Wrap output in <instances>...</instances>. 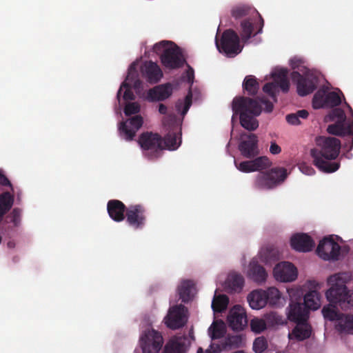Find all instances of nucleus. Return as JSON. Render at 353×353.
Masks as SVG:
<instances>
[{
  "label": "nucleus",
  "instance_id": "nucleus-27",
  "mask_svg": "<svg viewBox=\"0 0 353 353\" xmlns=\"http://www.w3.org/2000/svg\"><path fill=\"white\" fill-rule=\"evenodd\" d=\"M288 70L282 68L273 74L274 83L276 85V88L279 87L285 93L288 92L290 89V82L288 79Z\"/></svg>",
  "mask_w": 353,
  "mask_h": 353
},
{
  "label": "nucleus",
  "instance_id": "nucleus-32",
  "mask_svg": "<svg viewBox=\"0 0 353 353\" xmlns=\"http://www.w3.org/2000/svg\"><path fill=\"white\" fill-rule=\"evenodd\" d=\"M336 328L341 332L353 334V315L343 314L339 320Z\"/></svg>",
  "mask_w": 353,
  "mask_h": 353
},
{
  "label": "nucleus",
  "instance_id": "nucleus-1",
  "mask_svg": "<svg viewBox=\"0 0 353 353\" xmlns=\"http://www.w3.org/2000/svg\"><path fill=\"white\" fill-rule=\"evenodd\" d=\"M273 108V103L264 97L256 99L236 97L232 102L234 115H239L241 126L249 131H254L259 127L256 117L260 115L262 110L269 113Z\"/></svg>",
  "mask_w": 353,
  "mask_h": 353
},
{
  "label": "nucleus",
  "instance_id": "nucleus-26",
  "mask_svg": "<svg viewBox=\"0 0 353 353\" xmlns=\"http://www.w3.org/2000/svg\"><path fill=\"white\" fill-rule=\"evenodd\" d=\"M303 303L308 310H316L321 306V296L316 290H311L304 296Z\"/></svg>",
  "mask_w": 353,
  "mask_h": 353
},
{
  "label": "nucleus",
  "instance_id": "nucleus-24",
  "mask_svg": "<svg viewBox=\"0 0 353 353\" xmlns=\"http://www.w3.org/2000/svg\"><path fill=\"white\" fill-rule=\"evenodd\" d=\"M180 136L181 133L174 131V129L167 133V134L163 138L164 142L163 150L165 149L169 150H174L177 149L181 143Z\"/></svg>",
  "mask_w": 353,
  "mask_h": 353
},
{
  "label": "nucleus",
  "instance_id": "nucleus-53",
  "mask_svg": "<svg viewBox=\"0 0 353 353\" xmlns=\"http://www.w3.org/2000/svg\"><path fill=\"white\" fill-rule=\"evenodd\" d=\"M263 91L269 94L275 101H276V85L274 83H267L263 87Z\"/></svg>",
  "mask_w": 353,
  "mask_h": 353
},
{
  "label": "nucleus",
  "instance_id": "nucleus-40",
  "mask_svg": "<svg viewBox=\"0 0 353 353\" xmlns=\"http://www.w3.org/2000/svg\"><path fill=\"white\" fill-rule=\"evenodd\" d=\"M326 95L327 92L325 90H319L314 95L312 99V107L314 109L325 108Z\"/></svg>",
  "mask_w": 353,
  "mask_h": 353
},
{
  "label": "nucleus",
  "instance_id": "nucleus-12",
  "mask_svg": "<svg viewBox=\"0 0 353 353\" xmlns=\"http://www.w3.org/2000/svg\"><path fill=\"white\" fill-rule=\"evenodd\" d=\"M126 222L134 230L143 228L146 222V209L141 204L128 207L125 214Z\"/></svg>",
  "mask_w": 353,
  "mask_h": 353
},
{
  "label": "nucleus",
  "instance_id": "nucleus-29",
  "mask_svg": "<svg viewBox=\"0 0 353 353\" xmlns=\"http://www.w3.org/2000/svg\"><path fill=\"white\" fill-rule=\"evenodd\" d=\"M193 287L194 283L190 280L183 281L178 287L179 299L183 303H188L191 300V292Z\"/></svg>",
  "mask_w": 353,
  "mask_h": 353
},
{
  "label": "nucleus",
  "instance_id": "nucleus-23",
  "mask_svg": "<svg viewBox=\"0 0 353 353\" xmlns=\"http://www.w3.org/2000/svg\"><path fill=\"white\" fill-rule=\"evenodd\" d=\"M265 290H256L252 291L248 296L250 306L254 310L263 308L268 304Z\"/></svg>",
  "mask_w": 353,
  "mask_h": 353
},
{
  "label": "nucleus",
  "instance_id": "nucleus-60",
  "mask_svg": "<svg viewBox=\"0 0 353 353\" xmlns=\"http://www.w3.org/2000/svg\"><path fill=\"white\" fill-rule=\"evenodd\" d=\"M167 110H168V108L164 104L160 103L159 105V112L160 114H166Z\"/></svg>",
  "mask_w": 353,
  "mask_h": 353
},
{
  "label": "nucleus",
  "instance_id": "nucleus-48",
  "mask_svg": "<svg viewBox=\"0 0 353 353\" xmlns=\"http://www.w3.org/2000/svg\"><path fill=\"white\" fill-rule=\"evenodd\" d=\"M330 116L332 121L346 123V115L341 108H334L330 112Z\"/></svg>",
  "mask_w": 353,
  "mask_h": 353
},
{
  "label": "nucleus",
  "instance_id": "nucleus-43",
  "mask_svg": "<svg viewBox=\"0 0 353 353\" xmlns=\"http://www.w3.org/2000/svg\"><path fill=\"white\" fill-rule=\"evenodd\" d=\"M341 103V99L339 94L335 92H327L325 97V108H334Z\"/></svg>",
  "mask_w": 353,
  "mask_h": 353
},
{
  "label": "nucleus",
  "instance_id": "nucleus-9",
  "mask_svg": "<svg viewBox=\"0 0 353 353\" xmlns=\"http://www.w3.org/2000/svg\"><path fill=\"white\" fill-rule=\"evenodd\" d=\"M139 342L143 353H159L163 339L159 332L151 329L145 330L141 335Z\"/></svg>",
  "mask_w": 353,
  "mask_h": 353
},
{
  "label": "nucleus",
  "instance_id": "nucleus-8",
  "mask_svg": "<svg viewBox=\"0 0 353 353\" xmlns=\"http://www.w3.org/2000/svg\"><path fill=\"white\" fill-rule=\"evenodd\" d=\"M216 46L219 52L225 53L229 57H234L242 50L240 39L237 33L232 30H225L221 36V42Z\"/></svg>",
  "mask_w": 353,
  "mask_h": 353
},
{
  "label": "nucleus",
  "instance_id": "nucleus-28",
  "mask_svg": "<svg viewBox=\"0 0 353 353\" xmlns=\"http://www.w3.org/2000/svg\"><path fill=\"white\" fill-rule=\"evenodd\" d=\"M242 86L243 90L250 96L256 95L260 88L257 79L253 75L246 76L243 80Z\"/></svg>",
  "mask_w": 353,
  "mask_h": 353
},
{
  "label": "nucleus",
  "instance_id": "nucleus-31",
  "mask_svg": "<svg viewBox=\"0 0 353 353\" xmlns=\"http://www.w3.org/2000/svg\"><path fill=\"white\" fill-rule=\"evenodd\" d=\"M163 353H185L184 343L177 338H172L165 344Z\"/></svg>",
  "mask_w": 353,
  "mask_h": 353
},
{
  "label": "nucleus",
  "instance_id": "nucleus-16",
  "mask_svg": "<svg viewBox=\"0 0 353 353\" xmlns=\"http://www.w3.org/2000/svg\"><path fill=\"white\" fill-rule=\"evenodd\" d=\"M288 319L292 322L307 321L310 311L303 303L292 301L288 307Z\"/></svg>",
  "mask_w": 353,
  "mask_h": 353
},
{
  "label": "nucleus",
  "instance_id": "nucleus-46",
  "mask_svg": "<svg viewBox=\"0 0 353 353\" xmlns=\"http://www.w3.org/2000/svg\"><path fill=\"white\" fill-rule=\"evenodd\" d=\"M0 196H3V199L0 201V205L8 212L13 205L14 197L8 192H3Z\"/></svg>",
  "mask_w": 353,
  "mask_h": 353
},
{
  "label": "nucleus",
  "instance_id": "nucleus-45",
  "mask_svg": "<svg viewBox=\"0 0 353 353\" xmlns=\"http://www.w3.org/2000/svg\"><path fill=\"white\" fill-rule=\"evenodd\" d=\"M252 331L260 334L266 329V323L263 319L254 318L250 321Z\"/></svg>",
  "mask_w": 353,
  "mask_h": 353
},
{
  "label": "nucleus",
  "instance_id": "nucleus-56",
  "mask_svg": "<svg viewBox=\"0 0 353 353\" xmlns=\"http://www.w3.org/2000/svg\"><path fill=\"white\" fill-rule=\"evenodd\" d=\"M185 64L188 67V69L185 72L187 81L188 83L190 84V85H192V84L194 82V71L193 68L189 64H188L187 63Z\"/></svg>",
  "mask_w": 353,
  "mask_h": 353
},
{
  "label": "nucleus",
  "instance_id": "nucleus-20",
  "mask_svg": "<svg viewBox=\"0 0 353 353\" xmlns=\"http://www.w3.org/2000/svg\"><path fill=\"white\" fill-rule=\"evenodd\" d=\"M126 206L119 200H110L107 204V210L110 217L116 222L125 219L127 212Z\"/></svg>",
  "mask_w": 353,
  "mask_h": 353
},
{
  "label": "nucleus",
  "instance_id": "nucleus-52",
  "mask_svg": "<svg viewBox=\"0 0 353 353\" xmlns=\"http://www.w3.org/2000/svg\"><path fill=\"white\" fill-rule=\"evenodd\" d=\"M126 122L128 124L134 129L135 131H137L143 125V119L140 115H135L132 118L129 119Z\"/></svg>",
  "mask_w": 353,
  "mask_h": 353
},
{
  "label": "nucleus",
  "instance_id": "nucleus-57",
  "mask_svg": "<svg viewBox=\"0 0 353 353\" xmlns=\"http://www.w3.org/2000/svg\"><path fill=\"white\" fill-rule=\"evenodd\" d=\"M0 185H1L3 186H9L11 188V190H13V188H12V185L10 181L7 178V176H5L3 174H2L0 176Z\"/></svg>",
  "mask_w": 353,
  "mask_h": 353
},
{
  "label": "nucleus",
  "instance_id": "nucleus-63",
  "mask_svg": "<svg viewBox=\"0 0 353 353\" xmlns=\"http://www.w3.org/2000/svg\"><path fill=\"white\" fill-rule=\"evenodd\" d=\"M7 245L9 248H14L15 246V243L13 241H9L8 243H7Z\"/></svg>",
  "mask_w": 353,
  "mask_h": 353
},
{
  "label": "nucleus",
  "instance_id": "nucleus-59",
  "mask_svg": "<svg viewBox=\"0 0 353 353\" xmlns=\"http://www.w3.org/2000/svg\"><path fill=\"white\" fill-rule=\"evenodd\" d=\"M129 72H130L131 74V77H130V81H127L128 83H129L130 84V85L132 86H132L134 88H139L141 84V82L139 79H135L134 81L133 80V78H134V74H132L131 72V71H129Z\"/></svg>",
  "mask_w": 353,
  "mask_h": 353
},
{
  "label": "nucleus",
  "instance_id": "nucleus-17",
  "mask_svg": "<svg viewBox=\"0 0 353 353\" xmlns=\"http://www.w3.org/2000/svg\"><path fill=\"white\" fill-rule=\"evenodd\" d=\"M290 245L296 251L307 252L311 251L314 247V242L308 234L301 233L291 237Z\"/></svg>",
  "mask_w": 353,
  "mask_h": 353
},
{
  "label": "nucleus",
  "instance_id": "nucleus-11",
  "mask_svg": "<svg viewBox=\"0 0 353 353\" xmlns=\"http://www.w3.org/2000/svg\"><path fill=\"white\" fill-rule=\"evenodd\" d=\"M341 246L332 236L324 237L316 248L317 254L325 261H337L340 255Z\"/></svg>",
  "mask_w": 353,
  "mask_h": 353
},
{
  "label": "nucleus",
  "instance_id": "nucleus-51",
  "mask_svg": "<svg viewBox=\"0 0 353 353\" xmlns=\"http://www.w3.org/2000/svg\"><path fill=\"white\" fill-rule=\"evenodd\" d=\"M21 211L19 208H14L7 216L8 222H12L14 226H18L21 221Z\"/></svg>",
  "mask_w": 353,
  "mask_h": 353
},
{
  "label": "nucleus",
  "instance_id": "nucleus-6",
  "mask_svg": "<svg viewBox=\"0 0 353 353\" xmlns=\"http://www.w3.org/2000/svg\"><path fill=\"white\" fill-rule=\"evenodd\" d=\"M287 170L284 168H274L266 172H259L254 178L253 187L260 190L275 188L287 178Z\"/></svg>",
  "mask_w": 353,
  "mask_h": 353
},
{
  "label": "nucleus",
  "instance_id": "nucleus-4",
  "mask_svg": "<svg viewBox=\"0 0 353 353\" xmlns=\"http://www.w3.org/2000/svg\"><path fill=\"white\" fill-rule=\"evenodd\" d=\"M153 50L157 54H161V62L165 68L178 69L186 63L181 49L172 41L157 43L154 46Z\"/></svg>",
  "mask_w": 353,
  "mask_h": 353
},
{
  "label": "nucleus",
  "instance_id": "nucleus-19",
  "mask_svg": "<svg viewBox=\"0 0 353 353\" xmlns=\"http://www.w3.org/2000/svg\"><path fill=\"white\" fill-rule=\"evenodd\" d=\"M172 94V87L170 83L155 86L148 90L147 99L149 101H164Z\"/></svg>",
  "mask_w": 353,
  "mask_h": 353
},
{
  "label": "nucleus",
  "instance_id": "nucleus-37",
  "mask_svg": "<svg viewBox=\"0 0 353 353\" xmlns=\"http://www.w3.org/2000/svg\"><path fill=\"white\" fill-rule=\"evenodd\" d=\"M309 116V112L306 110H300L295 113H291L286 115V121L291 125L301 124V119H306Z\"/></svg>",
  "mask_w": 353,
  "mask_h": 353
},
{
  "label": "nucleus",
  "instance_id": "nucleus-21",
  "mask_svg": "<svg viewBox=\"0 0 353 353\" xmlns=\"http://www.w3.org/2000/svg\"><path fill=\"white\" fill-rule=\"evenodd\" d=\"M296 326L289 333L288 337L290 340L302 341L310 337L312 334V327L307 321L294 322Z\"/></svg>",
  "mask_w": 353,
  "mask_h": 353
},
{
  "label": "nucleus",
  "instance_id": "nucleus-25",
  "mask_svg": "<svg viewBox=\"0 0 353 353\" xmlns=\"http://www.w3.org/2000/svg\"><path fill=\"white\" fill-rule=\"evenodd\" d=\"M248 275L253 281L257 283L264 282L267 277L265 268L254 261L251 262L250 264Z\"/></svg>",
  "mask_w": 353,
  "mask_h": 353
},
{
  "label": "nucleus",
  "instance_id": "nucleus-44",
  "mask_svg": "<svg viewBox=\"0 0 353 353\" xmlns=\"http://www.w3.org/2000/svg\"><path fill=\"white\" fill-rule=\"evenodd\" d=\"M192 94L191 92V90H189V92L188 94L185 97L184 100V104H183L182 101H178L176 104V108L178 111H180L182 106H183V110L181 112L182 115H185L188 110L190 109L191 105H192Z\"/></svg>",
  "mask_w": 353,
  "mask_h": 353
},
{
  "label": "nucleus",
  "instance_id": "nucleus-10",
  "mask_svg": "<svg viewBox=\"0 0 353 353\" xmlns=\"http://www.w3.org/2000/svg\"><path fill=\"white\" fill-rule=\"evenodd\" d=\"M188 310L183 305H176L170 307L164 318V323L171 330H177L183 327L188 321Z\"/></svg>",
  "mask_w": 353,
  "mask_h": 353
},
{
  "label": "nucleus",
  "instance_id": "nucleus-18",
  "mask_svg": "<svg viewBox=\"0 0 353 353\" xmlns=\"http://www.w3.org/2000/svg\"><path fill=\"white\" fill-rule=\"evenodd\" d=\"M143 77L150 83H157L163 77L160 67L152 61H146L141 66Z\"/></svg>",
  "mask_w": 353,
  "mask_h": 353
},
{
  "label": "nucleus",
  "instance_id": "nucleus-50",
  "mask_svg": "<svg viewBox=\"0 0 353 353\" xmlns=\"http://www.w3.org/2000/svg\"><path fill=\"white\" fill-rule=\"evenodd\" d=\"M268 347L267 341L264 337L256 338L253 343V350L256 353H262Z\"/></svg>",
  "mask_w": 353,
  "mask_h": 353
},
{
  "label": "nucleus",
  "instance_id": "nucleus-54",
  "mask_svg": "<svg viewBox=\"0 0 353 353\" xmlns=\"http://www.w3.org/2000/svg\"><path fill=\"white\" fill-rule=\"evenodd\" d=\"M139 110L140 106L137 103H129L125 106L124 113L126 116H130L138 113Z\"/></svg>",
  "mask_w": 353,
  "mask_h": 353
},
{
  "label": "nucleus",
  "instance_id": "nucleus-33",
  "mask_svg": "<svg viewBox=\"0 0 353 353\" xmlns=\"http://www.w3.org/2000/svg\"><path fill=\"white\" fill-rule=\"evenodd\" d=\"M253 13L260 15L254 8L244 5L234 6L231 10V14L235 19H241Z\"/></svg>",
  "mask_w": 353,
  "mask_h": 353
},
{
  "label": "nucleus",
  "instance_id": "nucleus-5",
  "mask_svg": "<svg viewBox=\"0 0 353 353\" xmlns=\"http://www.w3.org/2000/svg\"><path fill=\"white\" fill-rule=\"evenodd\" d=\"M143 156L149 160L159 159L163 151V139L158 133L144 132L141 133L138 139Z\"/></svg>",
  "mask_w": 353,
  "mask_h": 353
},
{
  "label": "nucleus",
  "instance_id": "nucleus-49",
  "mask_svg": "<svg viewBox=\"0 0 353 353\" xmlns=\"http://www.w3.org/2000/svg\"><path fill=\"white\" fill-rule=\"evenodd\" d=\"M234 164L236 168L243 172H254L253 161H244L238 163L236 160H234Z\"/></svg>",
  "mask_w": 353,
  "mask_h": 353
},
{
  "label": "nucleus",
  "instance_id": "nucleus-42",
  "mask_svg": "<svg viewBox=\"0 0 353 353\" xmlns=\"http://www.w3.org/2000/svg\"><path fill=\"white\" fill-rule=\"evenodd\" d=\"M252 161L254 171H261L268 169L272 165L270 160L265 156L256 157Z\"/></svg>",
  "mask_w": 353,
  "mask_h": 353
},
{
  "label": "nucleus",
  "instance_id": "nucleus-35",
  "mask_svg": "<svg viewBox=\"0 0 353 353\" xmlns=\"http://www.w3.org/2000/svg\"><path fill=\"white\" fill-rule=\"evenodd\" d=\"M228 285L232 291L241 292L244 285V279L240 274H230L228 279Z\"/></svg>",
  "mask_w": 353,
  "mask_h": 353
},
{
  "label": "nucleus",
  "instance_id": "nucleus-55",
  "mask_svg": "<svg viewBox=\"0 0 353 353\" xmlns=\"http://www.w3.org/2000/svg\"><path fill=\"white\" fill-rule=\"evenodd\" d=\"M299 169L302 173H303L306 175L311 176L315 173L314 169L312 166H310L306 163L301 164L299 166Z\"/></svg>",
  "mask_w": 353,
  "mask_h": 353
},
{
  "label": "nucleus",
  "instance_id": "nucleus-2",
  "mask_svg": "<svg viewBox=\"0 0 353 353\" xmlns=\"http://www.w3.org/2000/svg\"><path fill=\"white\" fill-rule=\"evenodd\" d=\"M341 149V141L335 137H319L316 147L310 150L314 165L325 173L334 172L340 168L339 162H330L337 158Z\"/></svg>",
  "mask_w": 353,
  "mask_h": 353
},
{
  "label": "nucleus",
  "instance_id": "nucleus-36",
  "mask_svg": "<svg viewBox=\"0 0 353 353\" xmlns=\"http://www.w3.org/2000/svg\"><path fill=\"white\" fill-rule=\"evenodd\" d=\"M228 302L229 299L226 295H219L213 299L212 308L214 312H220L226 309Z\"/></svg>",
  "mask_w": 353,
  "mask_h": 353
},
{
  "label": "nucleus",
  "instance_id": "nucleus-61",
  "mask_svg": "<svg viewBox=\"0 0 353 353\" xmlns=\"http://www.w3.org/2000/svg\"><path fill=\"white\" fill-rule=\"evenodd\" d=\"M270 316L273 318L274 320H275L276 323H279L281 321V317L278 315L276 313L272 312L270 314Z\"/></svg>",
  "mask_w": 353,
  "mask_h": 353
},
{
  "label": "nucleus",
  "instance_id": "nucleus-3",
  "mask_svg": "<svg viewBox=\"0 0 353 353\" xmlns=\"http://www.w3.org/2000/svg\"><path fill=\"white\" fill-rule=\"evenodd\" d=\"M352 280L350 272H339L331 275L327 279L330 288L326 291L325 296L331 303L347 310L353 307V290L349 289L346 284Z\"/></svg>",
  "mask_w": 353,
  "mask_h": 353
},
{
  "label": "nucleus",
  "instance_id": "nucleus-58",
  "mask_svg": "<svg viewBox=\"0 0 353 353\" xmlns=\"http://www.w3.org/2000/svg\"><path fill=\"white\" fill-rule=\"evenodd\" d=\"M270 152L272 154H279L281 152V148L276 143L272 142V143H271V145H270Z\"/></svg>",
  "mask_w": 353,
  "mask_h": 353
},
{
  "label": "nucleus",
  "instance_id": "nucleus-34",
  "mask_svg": "<svg viewBox=\"0 0 353 353\" xmlns=\"http://www.w3.org/2000/svg\"><path fill=\"white\" fill-rule=\"evenodd\" d=\"M130 77H131V74H130V72H128L127 77L125 79V81L121 83V85L117 92V99L119 101V102H120V100H121V91L123 89H125V92L123 95V100L129 101V100L134 99V95L132 91L131 90V85L129 83L127 82V81L130 80Z\"/></svg>",
  "mask_w": 353,
  "mask_h": 353
},
{
  "label": "nucleus",
  "instance_id": "nucleus-64",
  "mask_svg": "<svg viewBox=\"0 0 353 353\" xmlns=\"http://www.w3.org/2000/svg\"><path fill=\"white\" fill-rule=\"evenodd\" d=\"M3 174L2 171L0 170V176Z\"/></svg>",
  "mask_w": 353,
  "mask_h": 353
},
{
  "label": "nucleus",
  "instance_id": "nucleus-14",
  "mask_svg": "<svg viewBox=\"0 0 353 353\" xmlns=\"http://www.w3.org/2000/svg\"><path fill=\"white\" fill-rule=\"evenodd\" d=\"M227 321L232 330H243L247 324V316L244 309L239 305H234L230 310Z\"/></svg>",
  "mask_w": 353,
  "mask_h": 353
},
{
  "label": "nucleus",
  "instance_id": "nucleus-15",
  "mask_svg": "<svg viewBox=\"0 0 353 353\" xmlns=\"http://www.w3.org/2000/svg\"><path fill=\"white\" fill-rule=\"evenodd\" d=\"M241 154L247 159H252L259 154L258 137L254 134L246 135V139H243L239 145Z\"/></svg>",
  "mask_w": 353,
  "mask_h": 353
},
{
  "label": "nucleus",
  "instance_id": "nucleus-30",
  "mask_svg": "<svg viewBox=\"0 0 353 353\" xmlns=\"http://www.w3.org/2000/svg\"><path fill=\"white\" fill-rule=\"evenodd\" d=\"M321 312L323 317L330 321H339L343 316V314L339 312L336 305L331 303L325 305Z\"/></svg>",
  "mask_w": 353,
  "mask_h": 353
},
{
  "label": "nucleus",
  "instance_id": "nucleus-13",
  "mask_svg": "<svg viewBox=\"0 0 353 353\" xmlns=\"http://www.w3.org/2000/svg\"><path fill=\"white\" fill-rule=\"evenodd\" d=\"M274 275L277 281L292 282L297 278L296 268L290 262H281L274 268Z\"/></svg>",
  "mask_w": 353,
  "mask_h": 353
},
{
  "label": "nucleus",
  "instance_id": "nucleus-47",
  "mask_svg": "<svg viewBox=\"0 0 353 353\" xmlns=\"http://www.w3.org/2000/svg\"><path fill=\"white\" fill-rule=\"evenodd\" d=\"M242 343V338L239 335L229 336L225 339L224 346L229 348H236L240 347Z\"/></svg>",
  "mask_w": 353,
  "mask_h": 353
},
{
  "label": "nucleus",
  "instance_id": "nucleus-39",
  "mask_svg": "<svg viewBox=\"0 0 353 353\" xmlns=\"http://www.w3.org/2000/svg\"><path fill=\"white\" fill-rule=\"evenodd\" d=\"M209 332L212 339H219L224 336L225 326L223 323H213L209 328Z\"/></svg>",
  "mask_w": 353,
  "mask_h": 353
},
{
  "label": "nucleus",
  "instance_id": "nucleus-38",
  "mask_svg": "<svg viewBox=\"0 0 353 353\" xmlns=\"http://www.w3.org/2000/svg\"><path fill=\"white\" fill-rule=\"evenodd\" d=\"M265 293L268 304L272 306H276L279 304L281 299V294L277 288L274 287L269 288L267 290H265Z\"/></svg>",
  "mask_w": 353,
  "mask_h": 353
},
{
  "label": "nucleus",
  "instance_id": "nucleus-22",
  "mask_svg": "<svg viewBox=\"0 0 353 353\" xmlns=\"http://www.w3.org/2000/svg\"><path fill=\"white\" fill-rule=\"evenodd\" d=\"M260 19V23H259V28L256 32H255L254 34V26L252 21L248 18L243 20L241 22V36L242 37V39L245 41L250 39L252 36H255L256 34L261 33L262 32V29L264 26V21L261 15H259Z\"/></svg>",
  "mask_w": 353,
  "mask_h": 353
},
{
  "label": "nucleus",
  "instance_id": "nucleus-62",
  "mask_svg": "<svg viewBox=\"0 0 353 353\" xmlns=\"http://www.w3.org/2000/svg\"><path fill=\"white\" fill-rule=\"evenodd\" d=\"M3 199V196H0V201ZM7 213V211H6L3 207L0 205V222L2 220L3 216L4 214Z\"/></svg>",
  "mask_w": 353,
  "mask_h": 353
},
{
  "label": "nucleus",
  "instance_id": "nucleus-41",
  "mask_svg": "<svg viewBox=\"0 0 353 353\" xmlns=\"http://www.w3.org/2000/svg\"><path fill=\"white\" fill-rule=\"evenodd\" d=\"M120 134L126 141H132L136 135L137 131L131 128L128 122H122L119 128Z\"/></svg>",
  "mask_w": 353,
  "mask_h": 353
},
{
  "label": "nucleus",
  "instance_id": "nucleus-7",
  "mask_svg": "<svg viewBox=\"0 0 353 353\" xmlns=\"http://www.w3.org/2000/svg\"><path fill=\"white\" fill-rule=\"evenodd\" d=\"M291 78L294 82L296 83L297 92L301 97L313 92L316 89L319 83L318 77L309 70L303 75L299 72L294 71L291 73Z\"/></svg>",
  "mask_w": 353,
  "mask_h": 353
}]
</instances>
